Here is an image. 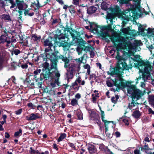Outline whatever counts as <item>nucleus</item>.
<instances>
[{
    "mask_svg": "<svg viewBox=\"0 0 154 154\" xmlns=\"http://www.w3.org/2000/svg\"><path fill=\"white\" fill-rule=\"evenodd\" d=\"M114 44L117 50V56L116 58L118 60V64L114 68V72L112 74L117 75L113 80L115 86L119 88H124L129 84L128 82L124 80L122 78L124 69H128L126 63L122 60V57L120 55L119 51H123L127 54H134L137 51H139V46L142 44L140 41L135 40L133 44L127 38H124L119 36L116 33H114L110 37Z\"/></svg>",
    "mask_w": 154,
    "mask_h": 154,
    "instance_id": "1",
    "label": "nucleus"
},
{
    "mask_svg": "<svg viewBox=\"0 0 154 154\" xmlns=\"http://www.w3.org/2000/svg\"><path fill=\"white\" fill-rule=\"evenodd\" d=\"M101 7L102 9L107 11V22L110 25L113 24V20L115 19L116 17H117L122 20V27H123L124 25L129 20L131 17L136 19H138L142 14V11L140 8H140H138V5L137 4L134 11H126L122 12L118 6H116L113 8H109V4L105 2H102Z\"/></svg>",
    "mask_w": 154,
    "mask_h": 154,
    "instance_id": "2",
    "label": "nucleus"
},
{
    "mask_svg": "<svg viewBox=\"0 0 154 154\" xmlns=\"http://www.w3.org/2000/svg\"><path fill=\"white\" fill-rule=\"evenodd\" d=\"M134 58H130L133 60V62L136 66H138L140 72H143V76L148 79L150 76V72L152 67L148 61L144 62L140 58L139 55H134Z\"/></svg>",
    "mask_w": 154,
    "mask_h": 154,
    "instance_id": "3",
    "label": "nucleus"
},
{
    "mask_svg": "<svg viewBox=\"0 0 154 154\" xmlns=\"http://www.w3.org/2000/svg\"><path fill=\"white\" fill-rule=\"evenodd\" d=\"M54 38L55 39L54 41L55 45L57 44L59 46L66 47L71 44L72 45L74 44L72 42L70 43L68 37L66 36L65 35L63 34L56 35H54Z\"/></svg>",
    "mask_w": 154,
    "mask_h": 154,
    "instance_id": "4",
    "label": "nucleus"
},
{
    "mask_svg": "<svg viewBox=\"0 0 154 154\" xmlns=\"http://www.w3.org/2000/svg\"><path fill=\"white\" fill-rule=\"evenodd\" d=\"M128 92L129 94H131L132 99L135 101L140 99L143 95L142 91L137 89L135 86L133 85L129 86L128 89Z\"/></svg>",
    "mask_w": 154,
    "mask_h": 154,
    "instance_id": "5",
    "label": "nucleus"
},
{
    "mask_svg": "<svg viewBox=\"0 0 154 154\" xmlns=\"http://www.w3.org/2000/svg\"><path fill=\"white\" fill-rule=\"evenodd\" d=\"M59 56L56 53L50 54L46 52V57L47 59L50 60L52 63L51 68L56 69L57 60L60 59Z\"/></svg>",
    "mask_w": 154,
    "mask_h": 154,
    "instance_id": "6",
    "label": "nucleus"
},
{
    "mask_svg": "<svg viewBox=\"0 0 154 154\" xmlns=\"http://www.w3.org/2000/svg\"><path fill=\"white\" fill-rule=\"evenodd\" d=\"M52 38H48L44 42V44L45 46H48V47L45 49V55H46V52L51 54L53 53L51 47L53 46L52 44L51 43Z\"/></svg>",
    "mask_w": 154,
    "mask_h": 154,
    "instance_id": "7",
    "label": "nucleus"
},
{
    "mask_svg": "<svg viewBox=\"0 0 154 154\" xmlns=\"http://www.w3.org/2000/svg\"><path fill=\"white\" fill-rule=\"evenodd\" d=\"M108 25L107 27L101 26H97L95 30H94V33H97L101 34L103 32V31L106 29L111 30L112 29L111 26L113 24L110 25L108 23Z\"/></svg>",
    "mask_w": 154,
    "mask_h": 154,
    "instance_id": "8",
    "label": "nucleus"
},
{
    "mask_svg": "<svg viewBox=\"0 0 154 154\" xmlns=\"http://www.w3.org/2000/svg\"><path fill=\"white\" fill-rule=\"evenodd\" d=\"M147 32V35L150 40L154 41V30L152 29L149 28H148ZM149 48L150 49H154V46L153 45H151L149 46Z\"/></svg>",
    "mask_w": 154,
    "mask_h": 154,
    "instance_id": "9",
    "label": "nucleus"
},
{
    "mask_svg": "<svg viewBox=\"0 0 154 154\" xmlns=\"http://www.w3.org/2000/svg\"><path fill=\"white\" fill-rule=\"evenodd\" d=\"M82 47H83L84 51H85L86 52L89 51L90 52L91 57H93L94 55V48L91 46H86L84 45H83Z\"/></svg>",
    "mask_w": 154,
    "mask_h": 154,
    "instance_id": "10",
    "label": "nucleus"
},
{
    "mask_svg": "<svg viewBox=\"0 0 154 154\" xmlns=\"http://www.w3.org/2000/svg\"><path fill=\"white\" fill-rule=\"evenodd\" d=\"M17 5L19 9L20 10H23L27 8V5L23 1H18L17 2Z\"/></svg>",
    "mask_w": 154,
    "mask_h": 154,
    "instance_id": "11",
    "label": "nucleus"
},
{
    "mask_svg": "<svg viewBox=\"0 0 154 154\" xmlns=\"http://www.w3.org/2000/svg\"><path fill=\"white\" fill-rule=\"evenodd\" d=\"M16 42V39H11V41L8 39V40L6 42L5 45L7 48H10L11 49H13L15 47V45H14L13 42Z\"/></svg>",
    "mask_w": 154,
    "mask_h": 154,
    "instance_id": "12",
    "label": "nucleus"
},
{
    "mask_svg": "<svg viewBox=\"0 0 154 154\" xmlns=\"http://www.w3.org/2000/svg\"><path fill=\"white\" fill-rule=\"evenodd\" d=\"M136 101L132 99V102L129 103L128 107L131 110H132L138 109V104Z\"/></svg>",
    "mask_w": 154,
    "mask_h": 154,
    "instance_id": "13",
    "label": "nucleus"
},
{
    "mask_svg": "<svg viewBox=\"0 0 154 154\" xmlns=\"http://www.w3.org/2000/svg\"><path fill=\"white\" fill-rule=\"evenodd\" d=\"M121 30L124 34H129L133 36H134L136 35V33H135L134 31H129V29L127 28H122Z\"/></svg>",
    "mask_w": 154,
    "mask_h": 154,
    "instance_id": "14",
    "label": "nucleus"
},
{
    "mask_svg": "<svg viewBox=\"0 0 154 154\" xmlns=\"http://www.w3.org/2000/svg\"><path fill=\"white\" fill-rule=\"evenodd\" d=\"M79 68V67L78 65L72 64L70 65L68 70L69 71L73 72L75 71H78Z\"/></svg>",
    "mask_w": 154,
    "mask_h": 154,
    "instance_id": "15",
    "label": "nucleus"
},
{
    "mask_svg": "<svg viewBox=\"0 0 154 154\" xmlns=\"http://www.w3.org/2000/svg\"><path fill=\"white\" fill-rule=\"evenodd\" d=\"M88 149L89 152L91 154H97V149L94 145H89L88 147Z\"/></svg>",
    "mask_w": 154,
    "mask_h": 154,
    "instance_id": "16",
    "label": "nucleus"
},
{
    "mask_svg": "<svg viewBox=\"0 0 154 154\" xmlns=\"http://www.w3.org/2000/svg\"><path fill=\"white\" fill-rule=\"evenodd\" d=\"M39 117L38 116V115L37 113L34 114V113L31 114L29 116H26V119L28 121L35 120Z\"/></svg>",
    "mask_w": 154,
    "mask_h": 154,
    "instance_id": "17",
    "label": "nucleus"
},
{
    "mask_svg": "<svg viewBox=\"0 0 154 154\" xmlns=\"http://www.w3.org/2000/svg\"><path fill=\"white\" fill-rule=\"evenodd\" d=\"M60 59H62L65 63L64 67L67 68L69 66V60L66 57H64L62 55H60L59 56Z\"/></svg>",
    "mask_w": 154,
    "mask_h": 154,
    "instance_id": "18",
    "label": "nucleus"
},
{
    "mask_svg": "<svg viewBox=\"0 0 154 154\" xmlns=\"http://www.w3.org/2000/svg\"><path fill=\"white\" fill-rule=\"evenodd\" d=\"M8 40V39L6 36L2 35L0 37V43L4 44V45H5Z\"/></svg>",
    "mask_w": 154,
    "mask_h": 154,
    "instance_id": "19",
    "label": "nucleus"
},
{
    "mask_svg": "<svg viewBox=\"0 0 154 154\" xmlns=\"http://www.w3.org/2000/svg\"><path fill=\"white\" fill-rule=\"evenodd\" d=\"M89 23L90 24L89 29L94 33V30H96L97 25L94 23H90L89 22Z\"/></svg>",
    "mask_w": 154,
    "mask_h": 154,
    "instance_id": "20",
    "label": "nucleus"
},
{
    "mask_svg": "<svg viewBox=\"0 0 154 154\" xmlns=\"http://www.w3.org/2000/svg\"><path fill=\"white\" fill-rule=\"evenodd\" d=\"M97 9L94 6H91L87 9V13L89 14H93L95 12Z\"/></svg>",
    "mask_w": 154,
    "mask_h": 154,
    "instance_id": "21",
    "label": "nucleus"
},
{
    "mask_svg": "<svg viewBox=\"0 0 154 154\" xmlns=\"http://www.w3.org/2000/svg\"><path fill=\"white\" fill-rule=\"evenodd\" d=\"M141 115V113L139 111H134L132 115L133 117L136 119L140 117Z\"/></svg>",
    "mask_w": 154,
    "mask_h": 154,
    "instance_id": "22",
    "label": "nucleus"
},
{
    "mask_svg": "<svg viewBox=\"0 0 154 154\" xmlns=\"http://www.w3.org/2000/svg\"><path fill=\"white\" fill-rule=\"evenodd\" d=\"M1 18L2 19L7 21L11 20L9 14H3L1 16Z\"/></svg>",
    "mask_w": 154,
    "mask_h": 154,
    "instance_id": "23",
    "label": "nucleus"
},
{
    "mask_svg": "<svg viewBox=\"0 0 154 154\" xmlns=\"http://www.w3.org/2000/svg\"><path fill=\"white\" fill-rule=\"evenodd\" d=\"M73 72L70 71H68L67 73H66V79L68 80L69 79H71L73 77Z\"/></svg>",
    "mask_w": 154,
    "mask_h": 154,
    "instance_id": "24",
    "label": "nucleus"
},
{
    "mask_svg": "<svg viewBox=\"0 0 154 154\" xmlns=\"http://www.w3.org/2000/svg\"><path fill=\"white\" fill-rule=\"evenodd\" d=\"M129 119L128 117L124 118L120 120L121 121H122L126 125H129Z\"/></svg>",
    "mask_w": 154,
    "mask_h": 154,
    "instance_id": "25",
    "label": "nucleus"
},
{
    "mask_svg": "<svg viewBox=\"0 0 154 154\" xmlns=\"http://www.w3.org/2000/svg\"><path fill=\"white\" fill-rule=\"evenodd\" d=\"M56 84L58 86L59 85L60 83L58 81V79H55L54 82H52L51 83V85L53 88H54L56 87Z\"/></svg>",
    "mask_w": 154,
    "mask_h": 154,
    "instance_id": "26",
    "label": "nucleus"
},
{
    "mask_svg": "<svg viewBox=\"0 0 154 154\" xmlns=\"http://www.w3.org/2000/svg\"><path fill=\"white\" fill-rule=\"evenodd\" d=\"M92 102L94 103L96 102L97 99L98 98V94L96 93L95 94H92Z\"/></svg>",
    "mask_w": 154,
    "mask_h": 154,
    "instance_id": "27",
    "label": "nucleus"
},
{
    "mask_svg": "<svg viewBox=\"0 0 154 154\" xmlns=\"http://www.w3.org/2000/svg\"><path fill=\"white\" fill-rule=\"evenodd\" d=\"M41 66L43 67V70L48 69L49 66V63L46 62H45L44 63H42Z\"/></svg>",
    "mask_w": 154,
    "mask_h": 154,
    "instance_id": "28",
    "label": "nucleus"
},
{
    "mask_svg": "<svg viewBox=\"0 0 154 154\" xmlns=\"http://www.w3.org/2000/svg\"><path fill=\"white\" fill-rule=\"evenodd\" d=\"M66 137V134L65 133H63L61 134L60 136L57 140V141L59 142L62 140Z\"/></svg>",
    "mask_w": 154,
    "mask_h": 154,
    "instance_id": "29",
    "label": "nucleus"
},
{
    "mask_svg": "<svg viewBox=\"0 0 154 154\" xmlns=\"http://www.w3.org/2000/svg\"><path fill=\"white\" fill-rule=\"evenodd\" d=\"M83 45L79 46L77 48L76 50L78 52V54L79 55L82 54V52L84 50L82 47Z\"/></svg>",
    "mask_w": 154,
    "mask_h": 154,
    "instance_id": "30",
    "label": "nucleus"
},
{
    "mask_svg": "<svg viewBox=\"0 0 154 154\" xmlns=\"http://www.w3.org/2000/svg\"><path fill=\"white\" fill-rule=\"evenodd\" d=\"M109 126H107V125L105 126V133L107 136L109 138H111L112 137L111 135L108 132Z\"/></svg>",
    "mask_w": 154,
    "mask_h": 154,
    "instance_id": "31",
    "label": "nucleus"
},
{
    "mask_svg": "<svg viewBox=\"0 0 154 154\" xmlns=\"http://www.w3.org/2000/svg\"><path fill=\"white\" fill-rule=\"evenodd\" d=\"M22 134V130L21 129H19L18 131L15 132L14 136L16 137H18L20 136Z\"/></svg>",
    "mask_w": 154,
    "mask_h": 154,
    "instance_id": "32",
    "label": "nucleus"
},
{
    "mask_svg": "<svg viewBox=\"0 0 154 154\" xmlns=\"http://www.w3.org/2000/svg\"><path fill=\"white\" fill-rule=\"evenodd\" d=\"M103 119H102V120L104 122L105 125V126H106V125L107 126H109L111 125V122L108 121L106 120L105 116H103Z\"/></svg>",
    "mask_w": 154,
    "mask_h": 154,
    "instance_id": "33",
    "label": "nucleus"
},
{
    "mask_svg": "<svg viewBox=\"0 0 154 154\" xmlns=\"http://www.w3.org/2000/svg\"><path fill=\"white\" fill-rule=\"evenodd\" d=\"M71 104L73 106H75L78 104V100L75 99H72L71 102Z\"/></svg>",
    "mask_w": 154,
    "mask_h": 154,
    "instance_id": "34",
    "label": "nucleus"
},
{
    "mask_svg": "<svg viewBox=\"0 0 154 154\" xmlns=\"http://www.w3.org/2000/svg\"><path fill=\"white\" fill-rule=\"evenodd\" d=\"M84 67L85 69H87V72L88 74H89L90 72V67L88 64H86L84 66Z\"/></svg>",
    "mask_w": 154,
    "mask_h": 154,
    "instance_id": "35",
    "label": "nucleus"
},
{
    "mask_svg": "<svg viewBox=\"0 0 154 154\" xmlns=\"http://www.w3.org/2000/svg\"><path fill=\"white\" fill-rule=\"evenodd\" d=\"M42 58L43 60L44 61H47V58L46 57V55H45V56H43L42 57V56H38L37 57V59L36 60V61L38 60L40 58Z\"/></svg>",
    "mask_w": 154,
    "mask_h": 154,
    "instance_id": "36",
    "label": "nucleus"
},
{
    "mask_svg": "<svg viewBox=\"0 0 154 154\" xmlns=\"http://www.w3.org/2000/svg\"><path fill=\"white\" fill-rule=\"evenodd\" d=\"M41 71V70L40 69H38L36 70L35 71H34V74H35L34 75V77L36 78L37 77L36 75L40 73Z\"/></svg>",
    "mask_w": 154,
    "mask_h": 154,
    "instance_id": "37",
    "label": "nucleus"
},
{
    "mask_svg": "<svg viewBox=\"0 0 154 154\" xmlns=\"http://www.w3.org/2000/svg\"><path fill=\"white\" fill-rule=\"evenodd\" d=\"M17 66V64L16 63L13 62L11 64V69H15Z\"/></svg>",
    "mask_w": 154,
    "mask_h": 154,
    "instance_id": "38",
    "label": "nucleus"
},
{
    "mask_svg": "<svg viewBox=\"0 0 154 154\" xmlns=\"http://www.w3.org/2000/svg\"><path fill=\"white\" fill-rule=\"evenodd\" d=\"M139 31L141 32H143L144 31V28L140 24L138 28Z\"/></svg>",
    "mask_w": 154,
    "mask_h": 154,
    "instance_id": "39",
    "label": "nucleus"
},
{
    "mask_svg": "<svg viewBox=\"0 0 154 154\" xmlns=\"http://www.w3.org/2000/svg\"><path fill=\"white\" fill-rule=\"evenodd\" d=\"M88 112L90 113V116L91 118L94 117L95 115V113L94 111H92L91 110H89Z\"/></svg>",
    "mask_w": 154,
    "mask_h": 154,
    "instance_id": "40",
    "label": "nucleus"
},
{
    "mask_svg": "<svg viewBox=\"0 0 154 154\" xmlns=\"http://www.w3.org/2000/svg\"><path fill=\"white\" fill-rule=\"evenodd\" d=\"M149 99L152 104L154 105V95L149 96Z\"/></svg>",
    "mask_w": 154,
    "mask_h": 154,
    "instance_id": "41",
    "label": "nucleus"
},
{
    "mask_svg": "<svg viewBox=\"0 0 154 154\" xmlns=\"http://www.w3.org/2000/svg\"><path fill=\"white\" fill-rule=\"evenodd\" d=\"M77 115L79 119L82 120L83 119L82 114L81 112H78Z\"/></svg>",
    "mask_w": 154,
    "mask_h": 154,
    "instance_id": "42",
    "label": "nucleus"
},
{
    "mask_svg": "<svg viewBox=\"0 0 154 154\" xmlns=\"http://www.w3.org/2000/svg\"><path fill=\"white\" fill-rule=\"evenodd\" d=\"M32 38L33 40L36 41L38 39H39L40 38V37H38L35 35H34L32 36Z\"/></svg>",
    "mask_w": 154,
    "mask_h": 154,
    "instance_id": "43",
    "label": "nucleus"
},
{
    "mask_svg": "<svg viewBox=\"0 0 154 154\" xmlns=\"http://www.w3.org/2000/svg\"><path fill=\"white\" fill-rule=\"evenodd\" d=\"M18 0H9V2L11 3V4H17V2Z\"/></svg>",
    "mask_w": 154,
    "mask_h": 154,
    "instance_id": "44",
    "label": "nucleus"
},
{
    "mask_svg": "<svg viewBox=\"0 0 154 154\" xmlns=\"http://www.w3.org/2000/svg\"><path fill=\"white\" fill-rule=\"evenodd\" d=\"M22 112V109H20L17 110L15 111L16 114L17 115H20Z\"/></svg>",
    "mask_w": 154,
    "mask_h": 154,
    "instance_id": "45",
    "label": "nucleus"
},
{
    "mask_svg": "<svg viewBox=\"0 0 154 154\" xmlns=\"http://www.w3.org/2000/svg\"><path fill=\"white\" fill-rule=\"evenodd\" d=\"M18 12L19 13V18L21 21H22L23 18L21 15L23 14V12L22 11H18Z\"/></svg>",
    "mask_w": 154,
    "mask_h": 154,
    "instance_id": "46",
    "label": "nucleus"
},
{
    "mask_svg": "<svg viewBox=\"0 0 154 154\" xmlns=\"http://www.w3.org/2000/svg\"><path fill=\"white\" fill-rule=\"evenodd\" d=\"M12 53H14L16 55H17L20 53V51L18 49H15L14 50Z\"/></svg>",
    "mask_w": 154,
    "mask_h": 154,
    "instance_id": "47",
    "label": "nucleus"
},
{
    "mask_svg": "<svg viewBox=\"0 0 154 154\" xmlns=\"http://www.w3.org/2000/svg\"><path fill=\"white\" fill-rule=\"evenodd\" d=\"M31 154H41L40 153L38 152V151H35L32 150L31 151Z\"/></svg>",
    "mask_w": 154,
    "mask_h": 154,
    "instance_id": "48",
    "label": "nucleus"
},
{
    "mask_svg": "<svg viewBox=\"0 0 154 154\" xmlns=\"http://www.w3.org/2000/svg\"><path fill=\"white\" fill-rule=\"evenodd\" d=\"M73 3L74 5H77L79 4V0H73Z\"/></svg>",
    "mask_w": 154,
    "mask_h": 154,
    "instance_id": "49",
    "label": "nucleus"
},
{
    "mask_svg": "<svg viewBox=\"0 0 154 154\" xmlns=\"http://www.w3.org/2000/svg\"><path fill=\"white\" fill-rule=\"evenodd\" d=\"M78 83L80 84L81 82V79L80 76H79L75 80Z\"/></svg>",
    "mask_w": 154,
    "mask_h": 154,
    "instance_id": "50",
    "label": "nucleus"
},
{
    "mask_svg": "<svg viewBox=\"0 0 154 154\" xmlns=\"http://www.w3.org/2000/svg\"><path fill=\"white\" fill-rule=\"evenodd\" d=\"M55 76L57 78V79H58V80H59V77L60 76V74L58 72H57L55 73Z\"/></svg>",
    "mask_w": 154,
    "mask_h": 154,
    "instance_id": "51",
    "label": "nucleus"
},
{
    "mask_svg": "<svg viewBox=\"0 0 154 154\" xmlns=\"http://www.w3.org/2000/svg\"><path fill=\"white\" fill-rule=\"evenodd\" d=\"M106 84L109 87H111L112 86V84L109 81H107Z\"/></svg>",
    "mask_w": 154,
    "mask_h": 154,
    "instance_id": "52",
    "label": "nucleus"
},
{
    "mask_svg": "<svg viewBox=\"0 0 154 154\" xmlns=\"http://www.w3.org/2000/svg\"><path fill=\"white\" fill-rule=\"evenodd\" d=\"M75 97L76 98L79 99L81 98V95L79 93H77L76 94V95L75 96Z\"/></svg>",
    "mask_w": 154,
    "mask_h": 154,
    "instance_id": "53",
    "label": "nucleus"
},
{
    "mask_svg": "<svg viewBox=\"0 0 154 154\" xmlns=\"http://www.w3.org/2000/svg\"><path fill=\"white\" fill-rule=\"evenodd\" d=\"M149 113L152 114H154V111L152 110V109L150 108H149L148 109Z\"/></svg>",
    "mask_w": 154,
    "mask_h": 154,
    "instance_id": "54",
    "label": "nucleus"
},
{
    "mask_svg": "<svg viewBox=\"0 0 154 154\" xmlns=\"http://www.w3.org/2000/svg\"><path fill=\"white\" fill-rule=\"evenodd\" d=\"M101 119H103V116H105V114L104 113V112L103 111L101 110Z\"/></svg>",
    "mask_w": 154,
    "mask_h": 154,
    "instance_id": "55",
    "label": "nucleus"
},
{
    "mask_svg": "<svg viewBox=\"0 0 154 154\" xmlns=\"http://www.w3.org/2000/svg\"><path fill=\"white\" fill-rule=\"evenodd\" d=\"M23 10H25L24 12V15L25 16H26V15H28V13H29V11L27 10H26V9H23Z\"/></svg>",
    "mask_w": 154,
    "mask_h": 154,
    "instance_id": "56",
    "label": "nucleus"
},
{
    "mask_svg": "<svg viewBox=\"0 0 154 154\" xmlns=\"http://www.w3.org/2000/svg\"><path fill=\"white\" fill-rule=\"evenodd\" d=\"M115 135H116V137H120V134L119 132L117 131L115 133Z\"/></svg>",
    "mask_w": 154,
    "mask_h": 154,
    "instance_id": "57",
    "label": "nucleus"
},
{
    "mask_svg": "<svg viewBox=\"0 0 154 154\" xmlns=\"http://www.w3.org/2000/svg\"><path fill=\"white\" fill-rule=\"evenodd\" d=\"M69 146L73 148L74 149H75V146L74 145V144L72 143H69Z\"/></svg>",
    "mask_w": 154,
    "mask_h": 154,
    "instance_id": "58",
    "label": "nucleus"
},
{
    "mask_svg": "<svg viewBox=\"0 0 154 154\" xmlns=\"http://www.w3.org/2000/svg\"><path fill=\"white\" fill-rule=\"evenodd\" d=\"M3 124H2L0 121V131H2L4 130V128H2V125Z\"/></svg>",
    "mask_w": 154,
    "mask_h": 154,
    "instance_id": "59",
    "label": "nucleus"
},
{
    "mask_svg": "<svg viewBox=\"0 0 154 154\" xmlns=\"http://www.w3.org/2000/svg\"><path fill=\"white\" fill-rule=\"evenodd\" d=\"M111 101L114 103H116V101H117L116 99V98H115V97H113L111 98Z\"/></svg>",
    "mask_w": 154,
    "mask_h": 154,
    "instance_id": "60",
    "label": "nucleus"
},
{
    "mask_svg": "<svg viewBox=\"0 0 154 154\" xmlns=\"http://www.w3.org/2000/svg\"><path fill=\"white\" fill-rule=\"evenodd\" d=\"M78 86L77 82L75 81L74 83H72V87H75V86Z\"/></svg>",
    "mask_w": 154,
    "mask_h": 154,
    "instance_id": "61",
    "label": "nucleus"
},
{
    "mask_svg": "<svg viewBox=\"0 0 154 154\" xmlns=\"http://www.w3.org/2000/svg\"><path fill=\"white\" fill-rule=\"evenodd\" d=\"M21 67L22 68H26L28 67V65L26 64H24L23 65H21Z\"/></svg>",
    "mask_w": 154,
    "mask_h": 154,
    "instance_id": "62",
    "label": "nucleus"
},
{
    "mask_svg": "<svg viewBox=\"0 0 154 154\" xmlns=\"http://www.w3.org/2000/svg\"><path fill=\"white\" fill-rule=\"evenodd\" d=\"M27 106L29 107H33L34 105L31 103H29L27 104Z\"/></svg>",
    "mask_w": 154,
    "mask_h": 154,
    "instance_id": "63",
    "label": "nucleus"
},
{
    "mask_svg": "<svg viewBox=\"0 0 154 154\" xmlns=\"http://www.w3.org/2000/svg\"><path fill=\"white\" fill-rule=\"evenodd\" d=\"M134 154H140V151L138 150H135L134 151Z\"/></svg>",
    "mask_w": 154,
    "mask_h": 154,
    "instance_id": "64",
    "label": "nucleus"
}]
</instances>
